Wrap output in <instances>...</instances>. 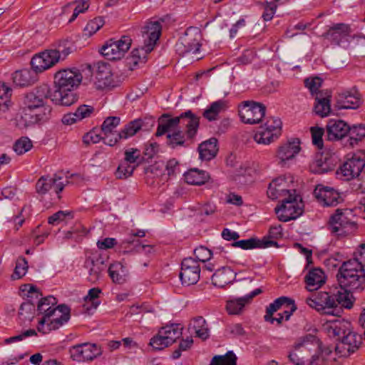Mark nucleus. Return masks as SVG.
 <instances>
[{
  "label": "nucleus",
  "instance_id": "nucleus-22",
  "mask_svg": "<svg viewBox=\"0 0 365 365\" xmlns=\"http://www.w3.org/2000/svg\"><path fill=\"white\" fill-rule=\"evenodd\" d=\"M361 343V337L351 329L346 334L342 336V339L336 346V351L341 356H348L355 352Z\"/></svg>",
  "mask_w": 365,
  "mask_h": 365
},
{
  "label": "nucleus",
  "instance_id": "nucleus-20",
  "mask_svg": "<svg viewBox=\"0 0 365 365\" xmlns=\"http://www.w3.org/2000/svg\"><path fill=\"white\" fill-rule=\"evenodd\" d=\"M102 349L97 344L84 343L75 345L70 349L71 358L76 361H91L101 356Z\"/></svg>",
  "mask_w": 365,
  "mask_h": 365
},
{
  "label": "nucleus",
  "instance_id": "nucleus-50",
  "mask_svg": "<svg viewBox=\"0 0 365 365\" xmlns=\"http://www.w3.org/2000/svg\"><path fill=\"white\" fill-rule=\"evenodd\" d=\"M282 235H283L282 228L281 225H274L269 228L268 235L267 236H264L260 240L269 241V242L272 241L274 242V244L269 245V247H272V246L278 247L279 245L276 240L281 238L282 237Z\"/></svg>",
  "mask_w": 365,
  "mask_h": 365
},
{
  "label": "nucleus",
  "instance_id": "nucleus-12",
  "mask_svg": "<svg viewBox=\"0 0 365 365\" xmlns=\"http://www.w3.org/2000/svg\"><path fill=\"white\" fill-rule=\"evenodd\" d=\"M201 41L200 29L197 26H190L180 36L179 42L176 44V50L182 56L187 53L197 54L201 46Z\"/></svg>",
  "mask_w": 365,
  "mask_h": 365
},
{
  "label": "nucleus",
  "instance_id": "nucleus-38",
  "mask_svg": "<svg viewBox=\"0 0 365 365\" xmlns=\"http://www.w3.org/2000/svg\"><path fill=\"white\" fill-rule=\"evenodd\" d=\"M185 180L187 183L194 185H201L207 182L210 178L207 172L193 168L189 170L184 174Z\"/></svg>",
  "mask_w": 365,
  "mask_h": 365
},
{
  "label": "nucleus",
  "instance_id": "nucleus-48",
  "mask_svg": "<svg viewBox=\"0 0 365 365\" xmlns=\"http://www.w3.org/2000/svg\"><path fill=\"white\" fill-rule=\"evenodd\" d=\"M237 357L232 351H228L225 355L215 356L210 365H236Z\"/></svg>",
  "mask_w": 365,
  "mask_h": 365
},
{
  "label": "nucleus",
  "instance_id": "nucleus-16",
  "mask_svg": "<svg viewBox=\"0 0 365 365\" xmlns=\"http://www.w3.org/2000/svg\"><path fill=\"white\" fill-rule=\"evenodd\" d=\"M282 121L279 118L268 119L264 126H261L254 135L257 143L267 145L276 140L280 135Z\"/></svg>",
  "mask_w": 365,
  "mask_h": 365
},
{
  "label": "nucleus",
  "instance_id": "nucleus-40",
  "mask_svg": "<svg viewBox=\"0 0 365 365\" xmlns=\"http://www.w3.org/2000/svg\"><path fill=\"white\" fill-rule=\"evenodd\" d=\"M274 244L272 241L260 240L257 238H250L235 242L232 244L233 247H240L243 250H250L254 248H267L269 245Z\"/></svg>",
  "mask_w": 365,
  "mask_h": 365
},
{
  "label": "nucleus",
  "instance_id": "nucleus-30",
  "mask_svg": "<svg viewBox=\"0 0 365 365\" xmlns=\"http://www.w3.org/2000/svg\"><path fill=\"white\" fill-rule=\"evenodd\" d=\"M300 142L295 138L281 145L277 151V158L282 163L293 158L300 151Z\"/></svg>",
  "mask_w": 365,
  "mask_h": 365
},
{
  "label": "nucleus",
  "instance_id": "nucleus-53",
  "mask_svg": "<svg viewBox=\"0 0 365 365\" xmlns=\"http://www.w3.org/2000/svg\"><path fill=\"white\" fill-rule=\"evenodd\" d=\"M35 312V304L34 302L27 301L23 302L19 310V317L22 320L30 319Z\"/></svg>",
  "mask_w": 365,
  "mask_h": 365
},
{
  "label": "nucleus",
  "instance_id": "nucleus-15",
  "mask_svg": "<svg viewBox=\"0 0 365 365\" xmlns=\"http://www.w3.org/2000/svg\"><path fill=\"white\" fill-rule=\"evenodd\" d=\"M264 104L252 101H245L239 106V115L242 121L247 124H257L261 122L265 115Z\"/></svg>",
  "mask_w": 365,
  "mask_h": 365
},
{
  "label": "nucleus",
  "instance_id": "nucleus-60",
  "mask_svg": "<svg viewBox=\"0 0 365 365\" xmlns=\"http://www.w3.org/2000/svg\"><path fill=\"white\" fill-rule=\"evenodd\" d=\"M348 24H336L328 32V35L336 38L338 37L346 36L349 34Z\"/></svg>",
  "mask_w": 365,
  "mask_h": 365
},
{
  "label": "nucleus",
  "instance_id": "nucleus-33",
  "mask_svg": "<svg viewBox=\"0 0 365 365\" xmlns=\"http://www.w3.org/2000/svg\"><path fill=\"white\" fill-rule=\"evenodd\" d=\"M37 73L34 69L33 71L29 69L16 71L12 76L14 83L19 87L31 86L37 80Z\"/></svg>",
  "mask_w": 365,
  "mask_h": 365
},
{
  "label": "nucleus",
  "instance_id": "nucleus-31",
  "mask_svg": "<svg viewBox=\"0 0 365 365\" xmlns=\"http://www.w3.org/2000/svg\"><path fill=\"white\" fill-rule=\"evenodd\" d=\"M349 125L344 120H330L327 125V137L329 140L341 139L346 135Z\"/></svg>",
  "mask_w": 365,
  "mask_h": 365
},
{
  "label": "nucleus",
  "instance_id": "nucleus-54",
  "mask_svg": "<svg viewBox=\"0 0 365 365\" xmlns=\"http://www.w3.org/2000/svg\"><path fill=\"white\" fill-rule=\"evenodd\" d=\"M290 298L287 297H281L276 299L272 303H271L267 307V312L268 313V317H271V315L280 309H284V307L287 305Z\"/></svg>",
  "mask_w": 365,
  "mask_h": 365
},
{
  "label": "nucleus",
  "instance_id": "nucleus-49",
  "mask_svg": "<svg viewBox=\"0 0 365 365\" xmlns=\"http://www.w3.org/2000/svg\"><path fill=\"white\" fill-rule=\"evenodd\" d=\"M11 89L4 83L0 82V110L6 111L10 104Z\"/></svg>",
  "mask_w": 365,
  "mask_h": 365
},
{
  "label": "nucleus",
  "instance_id": "nucleus-9",
  "mask_svg": "<svg viewBox=\"0 0 365 365\" xmlns=\"http://www.w3.org/2000/svg\"><path fill=\"white\" fill-rule=\"evenodd\" d=\"M295 192V190H292L282 200V205L274 208L278 219L282 222L294 220L303 212L302 200Z\"/></svg>",
  "mask_w": 365,
  "mask_h": 365
},
{
  "label": "nucleus",
  "instance_id": "nucleus-64",
  "mask_svg": "<svg viewBox=\"0 0 365 365\" xmlns=\"http://www.w3.org/2000/svg\"><path fill=\"white\" fill-rule=\"evenodd\" d=\"M324 361L321 346L317 351H312L311 356L308 359L307 365H322Z\"/></svg>",
  "mask_w": 365,
  "mask_h": 365
},
{
  "label": "nucleus",
  "instance_id": "nucleus-35",
  "mask_svg": "<svg viewBox=\"0 0 365 365\" xmlns=\"http://www.w3.org/2000/svg\"><path fill=\"white\" fill-rule=\"evenodd\" d=\"M351 292V291L348 289L341 288V290H339L336 293L334 294V299L336 302V315L339 313V309L338 307L339 305L348 309L353 307L355 302V297Z\"/></svg>",
  "mask_w": 365,
  "mask_h": 365
},
{
  "label": "nucleus",
  "instance_id": "nucleus-18",
  "mask_svg": "<svg viewBox=\"0 0 365 365\" xmlns=\"http://www.w3.org/2000/svg\"><path fill=\"white\" fill-rule=\"evenodd\" d=\"M63 173H56L53 176H42L36 182V192L40 195H45L50 190L53 189L58 194L63 190L65 185L68 183L67 179L63 181Z\"/></svg>",
  "mask_w": 365,
  "mask_h": 365
},
{
  "label": "nucleus",
  "instance_id": "nucleus-32",
  "mask_svg": "<svg viewBox=\"0 0 365 365\" xmlns=\"http://www.w3.org/2000/svg\"><path fill=\"white\" fill-rule=\"evenodd\" d=\"M235 277L236 274L230 267H222L212 274V282L214 286L222 288L232 282Z\"/></svg>",
  "mask_w": 365,
  "mask_h": 365
},
{
  "label": "nucleus",
  "instance_id": "nucleus-13",
  "mask_svg": "<svg viewBox=\"0 0 365 365\" xmlns=\"http://www.w3.org/2000/svg\"><path fill=\"white\" fill-rule=\"evenodd\" d=\"M131 42V38L128 36H123L118 40L111 38L105 43L100 52L108 60H120L130 48Z\"/></svg>",
  "mask_w": 365,
  "mask_h": 365
},
{
  "label": "nucleus",
  "instance_id": "nucleus-10",
  "mask_svg": "<svg viewBox=\"0 0 365 365\" xmlns=\"http://www.w3.org/2000/svg\"><path fill=\"white\" fill-rule=\"evenodd\" d=\"M183 327L180 324H172L162 327L157 335L150 341V345L155 350H162L173 344L182 334Z\"/></svg>",
  "mask_w": 365,
  "mask_h": 365
},
{
  "label": "nucleus",
  "instance_id": "nucleus-62",
  "mask_svg": "<svg viewBox=\"0 0 365 365\" xmlns=\"http://www.w3.org/2000/svg\"><path fill=\"white\" fill-rule=\"evenodd\" d=\"M312 143L319 149L323 148V140L322 136L324 134V130L320 128L314 127L311 128Z\"/></svg>",
  "mask_w": 365,
  "mask_h": 365
},
{
  "label": "nucleus",
  "instance_id": "nucleus-4",
  "mask_svg": "<svg viewBox=\"0 0 365 365\" xmlns=\"http://www.w3.org/2000/svg\"><path fill=\"white\" fill-rule=\"evenodd\" d=\"M168 114H164L160 119L156 131L157 136L165 134L168 128L182 125L185 128V132L188 138L195 140L200 126V117L191 110L182 113L180 115L170 118Z\"/></svg>",
  "mask_w": 365,
  "mask_h": 365
},
{
  "label": "nucleus",
  "instance_id": "nucleus-28",
  "mask_svg": "<svg viewBox=\"0 0 365 365\" xmlns=\"http://www.w3.org/2000/svg\"><path fill=\"white\" fill-rule=\"evenodd\" d=\"M165 133H167V144L172 148L188 147L195 142L193 138H188L187 133L178 129V127L168 128Z\"/></svg>",
  "mask_w": 365,
  "mask_h": 365
},
{
  "label": "nucleus",
  "instance_id": "nucleus-25",
  "mask_svg": "<svg viewBox=\"0 0 365 365\" xmlns=\"http://www.w3.org/2000/svg\"><path fill=\"white\" fill-rule=\"evenodd\" d=\"M314 195L317 201L324 206H336L342 201L340 194L329 187L317 186Z\"/></svg>",
  "mask_w": 365,
  "mask_h": 365
},
{
  "label": "nucleus",
  "instance_id": "nucleus-57",
  "mask_svg": "<svg viewBox=\"0 0 365 365\" xmlns=\"http://www.w3.org/2000/svg\"><path fill=\"white\" fill-rule=\"evenodd\" d=\"M76 6L73 10V14L68 20V23H71L76 20L77 16L88 10L89 4L86 0H76L73 2Z\"/></svg>",
  "mask_w": 365,
  "mask_h": 365
},
{
  "label": "nucleus",
  "instance_id": "nucleus-43",
  "mask_svg": "<svg viewBox=\"0 0 365 365\" xmlns=\"http://www.w3.org/2000/svg\"><path fill=\"white\" fill-rule=\"evenodd\" d=\"M314 112L322 118L329 115L331 112L330 96L323 97L322 94H317L315 98Z\"/></svg>",
  "mask_w": 365,
  "mask_h": 365
},
{
  "label": "nucleus",
  "instance_id": "nucleus-5",
  "mask_svg": "<svg viewBox=\"0 0 365 365\" xmlns=\"http://www.w3.org/2000/svg\"><path fill=\"white\" fill-rule=\"evenodd\" d=\"M161 34L160 24H147L142 29L143 45L132 51L129 57L130 63L136 66L144 63L147 60V55L150 53Z\"/></svg>",
  "mask_w": 365,
  "mask_h": 365
},
{
  "label": "nucleus",
  "instance_id": "nucleus-27",
  "mask_svg": "<svg viewBox=\"0 0 365 365\" xmlns=\"http://www.w3.org/2000/svg\"><path fill=\"white\" fill-rule=\"evenodd\" d=\"M262 290L260 288L256 289L250 294L242 297H233L227 301L226 310L229 314L238 315L242 311L246 304L250 303L252 299L257 295L261 294Z\"/></svg>",
  "mask_w": 365,
  "mask_h": 365
},
{
  "label": "nucleus",
  "instance_id": "nucleus-6",
  "mask_svg": "<svg viewBox=\"0 0 365 365\" xmlns=\"http://www.w3.org/2000/svg\"><path fill=\"white\" fill-rule=\"evenodd\" d=\"M320 347V341L313 334H308L299 337L289 352V359L295 365H307L312 351Z\"/></svg>",
  "mask_w": 365,
  "mask_h": 365
},
{
  "label": "nucleus",
  "instance_id": "nucleus-59",
  "mask_svg": "<svg viewBox=\"0 0 365 365\" xmlns=\"http://www.w3.org/2000/svg\"><path fill=\"white\" fill-rule=\"evenodd\" d=\"M194 255L197 262H205L211 258L212 252L207 247L200 246L194 250Z\"/></svg>",
  "mask_w": 365,
  "mask_h": 365
},
{
  "label": "nucleus",
  "instance_id": "nucleus-55",
  "mask_svg": "<svg viewBox=\"0 0 365 365\" xmlns=\"http://www.w3.org/2000/svg\"><path fill=\"white\" fill-rule=\"evenodd\" d=\"M36 335H37V333H36V330L31 329H27L24 331H21V333H19L15 336L5 339L4 344H12V343L19 342V341H23L24 339H25L27 337L34 336H36Z\"/></svg>",
  "mask_w": 365,
  "mask_h": 365
},
{
  "label": "nucleus",
  "instance_id": "nucleus-17",
  "mask_svg": "<svg viewBox=\"0 0 365 365\" xmlns=\"http://www.w3.org/2000/svg\"><path fill=\"white\" fill-rule=\"evenodd\" d=\"M356 228V224L350 221L342 210L337 209L329 220V229L336 236H344Z\"/></svg>",
  "mask_w": 365,
  "mask_h": 365
},
{
  "label": "nucleus",
  "instance_id": "nucleus-61",
  "mask_svg": "<svg viewBox=\"0 0 365 365\" xmlns=\"http://www.w3.org/2000/svg\"><path fill=\"white\" fill-rule=\"evenodd\" d=\"M101 290L98 288H92L88 291V294L84 297L87 304L91 303L93 309H96L99 302L96 301L101 294Z\"/></svg>",
  "mask_w": 365,
  "mask_h": 365
},
{
  "label": "nucleus",
  "instance_id": "nucleus-36",
  "mask_svg": "<svg viewBox=\"0 0 365 365\" xmlns=\"http://www.w3.org/2000/svg\"><path fill=\"white\" fill-rule=\"evenodd\" d=\"M351 329V323L344 319L330 322L327 327L329 335L338 337L339 341L342 339V336L346 335Z\"/></svg>",
  "mask_w": 365,
  "mask_h": 365
},
{
  "label": "nucleus",
  "instance_id": "nucleus-52",
  "mask_svg": "<svg viewBox=\"0 0 365 365\" xmlns=\"http://www.w3.org/2000/svg\"><path fill=\"white\" fill-rule=\"evenodd\" d=\"M28 271V262L24 257H19L16 260L14 272L11 275L13 279H19L25 276Z\"/></svg>",
  "mask_w": 365,
  "mask_h": 365
},
{
  "label": "nucleus",
  "instance_id": "nucleus-11",
  "mask_svg": "<svg viewBox=\"0 0 365 365\" xmlns=\"http://www.w3.org/2000/svg\"><path fill=\"white\" fill-rule=\"evenodd\" d=\"M95 75V86L98 89L113 88L119 86L120 81L113 76L110 66L103 61L94 62L88 66Z\"/></svg>",
  "mask_w": 365,
  "mask_h": 365
},
{
  "label": "nucleus",
  "instance_id": "nucleus-1",
  "mask_svg": "<svg viewBox=\"0 0 365 365\" xmlns=\"http://www.w3.org/2000/svg\"><path fill=\"white\" fill-rule=\"evenodd\" d=\"M51 94L48 85L42 84L24 96V107L21 117L24 127L43 123L50 118L51 108L45 106V101L51 98Z\"/></svg>",
  "mask_w": 365,
  "mask_h": 365
},
{
  "label": "nucleus",
  "instance_id": "nucleus-42",
  "mask_svg": "<svg viewBox=\"0 0 365 365\" xmlns=\"http://www.w3.org/2000/svg\"><path fill=\"white\" fill-rule=\"evenodd\" d=\"M143 121L138 118L129 122L115 136L120 139H128L135 135L143 126Z\"/></svg>",
  "mask_w": 365,
  "mask_h": 365
},
{
  "label": "nucleus",
  "instance_id": "nucleus-34",
  "mask_svg": "<svg viewBox=\"0 0 365 365\" xmlns=\"http://www.w3.org/2000/svg\"><path fill=\"white\" fill-rule=\"evenodd\" d=\"M198 151L201 160L209 161L214 158L218 151L217 138H211L200 143Z\"/></svg>",
  "mask_w": 365,
  "mask_h": 365
},
{
  "label": "nucleus",
  "instance_id": "nucleus-37",
  "mask_svg": "<svg viewBox=\"0 0 365 365\" xmlns=\"http://www.w3.org/2000/svg\"><path fill=\"white\" fill-rule=\"evenodd\" d=\"M286 183V180L284 178L280 177L273 180L268 187V197L274 200L280 196H285L292 192V190H287L284 187Z\"/></svg>",
  "mask_w": 365,
  "mask_h": 365
},
{
  "label": "nucleus",
  "instance_id": "nucleus-26",
  "mask_svg": "<svg viewBox=\"0 0 365 365\" xmlns=\"http://www.w3.org/2000/svg\"><path fill=\"white\" fill-rule=\"evenodd\" d=\"M120 123V118L117 116H110L105 119L101 125V134L103 135L105 144L113 146L118 141L119 138L115 135L119 134V132H115L114 130Z\"/></svg>",
  "mask_w": 365,
  "mask_h": 365
},
{
  "label": "nucleus",
  "instance_id": "nucleus-58",
  "mask_svg": "<svg viewBox=\"0 0 365 365\" xmlns=\"http://www.w3.org/2000/svg\"><path fill=\"white\" fill-rule=\"evenodd\" d=\"M57 56H59V61H63L69 54L73 52V48L70 43H59L55 48Z\"/></svg>",
  "mask_w": 365,
  "mask_h": 365
},
{
  "label": "nucleus",
  "instance_id": "nucleus-19",
  "mask_svg": "<svg viewBox=\"0 0 365 365\" xmlns=\"http://www.w3.org/2000/svg\"><path fill=\"white\" fill-rule=\"evenodd\" d=\"M200 276V264L192 257L185 258L181 263L180 278L183 284L190 286L196 284Z\"/></svg>",
  "mask_w": 365,
  "mask_h": 365
},
{
  "label": "nucleus",
  "instance_id": "nucleus-14",
  "mask_svg": "<svg viewBox=\"0 0 365 365\" xmlns=\"http://www.w3.org/2000/svg\"><path fill=\"white\" fill-rule=\"evenodd\" d=\"M306 304L322 314L336 315V302L334 294L319 292L307 297Z\"/></svg>",
  "mask_w": 365,
  "mask_h": 365
},
{
  "label": "nucleus",
  "instance_id": "nucleus-24",
  "mask_svg": "<svg viewBox=\"0 0 365 365\" xmlns=\"http://www.w3.org/2000/svg\"><path fill=\"white\" fill-rule=\"evenodd\" d=\"M338 109H356L361 105V95L356 87L339 93L336 97Z\"/></svg>",
  "mask_w": 365,
  "mask_h": 365
},
{
  "label": "nucleus",
  "instance_id": "nucleus-45",
  "mask_svg": "<svg viewBox=\"0 0 365 365\" xmlns=\"http://www.w3.org/2000/svg\"><path fill=\"white\" fill-rule=\"evenodd\" d=\"M310 170L312 173L317 174H323L333 170L331 164L327 157L322 155L317 158L311 164Z\"/></svg>",
  "mask_w": 365,
  "mask_h": 365
},
{
  "label": "nucleus",
  "instance_id": "nucleus-44",
  "mask_svg": "<svg viewBox=\"0 0 365 365\" xmlns=\"http://www.w3.org/2000/svg\"><path fill=\"white\" fill-rule=\"evenodd\" d=\"M226 108V103L225 101L220 100L215 101L204 110L202 115L209 121L215 120L217 119L219 113L224 110Z\"/></svg>",
  "mask_w": 365,
  "mask_h": 365
},
{
  "label": "nucleus",
  "instance_id": "nucleus-56",
  "mask_svg": "<svg viewBox=\"0 0 365 365\" xmlns=\"http://www.w3.org/2000/svg\"><path fill=\"white\" fill-rule=\"evenodd\" d=\"M32 148V143L28 138H21L18 140L14 145V150L18 155H22Z\"/></svg>",
  "mask_w": 365,
  "mask_h": 365
},
{
  "label": "nucleus",
  "instance_id": "nucleus-46",
  "mask_svg": "<svg viewBox=\"0 0 365 365\" xmlns=\"http://www.w3.org/2000/svg\"><path fill=\"white\" fill-rule=\"evenodd\" d=\"M349 145L354 147L365 137V126L362 124L349 125Z\"/></svg>",
  "mask_w": 365,
  "mask_h": 365
},
{
  "label": "nucleus",
  "instance_id": "nucleus-21",
  "mask_svg": "<svg viewBox=\"0 0 365 365\" xmlns=\"http://www.w3.org/2000/svg\"><path fill=\"white\" fill-rule=\"evenodd\" d=\"M59 56L56 50L48 49L38 54H36L31 61L32 68L36 72L41 73L59 62Z\"/></svg>",
  "mask_w": 365,
  "mask_h": 365
},
{
  "label": "nucleus",
  "instance_id": "nucleus-2",
  "mask_svg": "<svg viewBox=\"0 0 365 365\" xmlns=\"http://www.w3.org/2000/svg\"><path fill=\"white\" fill-rule=\"evenodd\" d=\"M82 74L79 70L63 69L54 75L55 90L51 94V100L56 104L69 106L77 101L76 95L73 92L82 81Z\"/></svg>",
  "mask_w": 365,
  "mask_h": 365
},
{
  "label": "nucleus",
  "instance_id": "nucleus-29",
  "mask_svg": "<svg viewBox=\"0 0 365 365\" xmlns=\"http://www.w3.org/2000/svg\"><path fill=\"white\" fill-rule=\"evenodd\" d=\"M307 289L313 292L319 289L326 282V275L320 268L310 269L304 277Z\"/></svg>",
  "mask_w": 365,
  "mask_h": 365
},
{
  "label": "nucleus",
  "instance_id": "nucleus-3",
  "mask_svg": "<svg viewBox=\"0 0 365 365\" xmlns=\"http://www.w3.org/2000/svg\"><path fill=\"white\" fill-rule=\"evenodd\" d=\"M337 279L341 288L361 291L365 288V270L361 262L353 259L343 262L338 270Z\"/></svg>",
  "mask_w": 365,
  "mask_h": 365
},
{
  "label": "nucleus",
  "instance_id": "nucleus-51",
  "mask_svg": "<svg viewBox=\"0 0 365 365\" xmlns=\"http://www.w3.org/2000/svg\"><path fill=\"white\" fill-rule=\"evenodd\" d=\"M137 165H131L128 162H122L118 167L115 173L117 178L125 179L132 175Z\"/></svg>",
  "mask_w": 365,
  "mask_h": 365
},
{
  "label": "nucleus",
  "instance_id": "nucleus-47",
  "mask_svg": "<svg viewBox=\"0 0 365 365\" xmlns=\"http://www.w3.org/2000/svg\"><path fill=\"white\" fill-rule=\"evenodd\" d=\"M57 304V300L55 297L53 296H48L44 298H41L37 306L38 311L41 313L44 314V316H47V314H48L49 311H53L55 308L53 307Z\"/></svg>",
  "mask_w": 365,
  "mask_h": 365
},
{
  "label": "nucleus",
  "instance_id": "nucleus-39",
  "mask_svg": "<svg viewBox=\"0 0 365 365\" xmlns=\"http://www.w3.org/2000/svg\"><path fill=\"white\" fill-rule=\"evenodd\" d=\"M188 329L193 330L196 336L202 339H206L209 336L206 321L202 317H194L190 321Z\"/></svg>",
  "mask_w": 365,
  "mask_h": 365
},
{
  "label": "nucleus",
  "instance_id": "nucleus-41",
  "mask_svg": "<svg viewBox=\"0 0 365 365\" xmlns=\"http://www.w3.org/2000/svg\"><path fill=\"white\" fill-rule=\"evenodd\" d=\"M108 274L113 282L123 284L126 280L128 270L120 262H115L108 267Z\"/></svg>",
  "mask_w": 365,
  "mask_h": 365
},
{
  "label": "nucleus",
  "instance_id": "nucleus-8",
  "mask_svg": "<svg viewBox=\"0 0 365 365\" xmlns=\"http://www.w3.org/2000/svg\"><path fill=\"white\" fill-rule=\"evenodd\" d=\"M49 312L47 316H43L38 322V331L43 334L59 329L70 319V309L66 305H59L53 311Z\"/></svg>",
  "mask_w": 365,
  "mask_h": 365
},
{
  "label": "nucleus",
  "instance_id": "nucleus-63",
  "mask_svg": "<svg viewBox=\"0 0 365 365\" xmlns=\"http://www.w3.org/2000/svg\"><path fill=\"white\" fill-rule=\"evenodd\" d=\"M93 111L94 108L93 106L83 104L78 106L75 113L78 121H80L84 118L90 117Z\"/></svg>",
  "mask_w": 365,
  "mask_h": 365
},
{
  "label": "nucleus",
  "instance_id": "nucleus-7",
  "mask_svg": "<svg viewBox=\"0 0 365 365\" xmlns=\"http://www.w3.org/2000/svg\"><path fill=\"white\" fill-rule=\"evenodd\" d=\"M365 167V153L357 152L347 155L346 160L336 171V177L342 180H351L358 178Z\"/></svg>",
  "mask_w": 365,
  "mask_h": 365
},
{
  "label": "nucleus",
  "instance_id": "nucleus-23",
  "mask_svg": "<svg viewBox=\"0 0 365 365\" xmlns=\"http://www.w3.org/2000/svg\"><path fill=\"white\" fill-rule=\"evenodd\" d=\"M85 267L88 270V280L96 283L101 279L107 265L100 255L94 254L86 259Z\"/></svg>",
  "mask_w": 365,
  "mask_h": 365
}]
</instances>
